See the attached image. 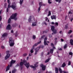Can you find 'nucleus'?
Instances as JSON below:
<instances>
[{
	"label": "nucleus",
	"mask_w": 73,
	"mask_h": 73,
	"mask_svg": "<svg viewBox=\"0 0 73 73\" xmlns=\"http://www.w3.org/2000/svg\"><path fill=\"white\" fill-rule=\"evenodd\" d=\"M42 2H39V6L41 7L42 6Z\"/></svg>",
	"instance_id": "28"
},
{
	"label": "nucleus",
	"mask_w": 73,
	"mask_h": 73,
	"mask_svg": "<svg viewBox=\"0 0 73 73\" xmlns=\"http://www.w3.org/2000/svg\"><path fill=\"white\" fill-rule=\"evenodd\" d=\"M60 40L62 41V42H63L64 41V40L63 39L61 38L60 39Z\"/></svg>",
	"instance_id": "54"
},
{
	"label": "nucleus",
	"mask_w": 73,
	"mask_h": 73,
	"mask_svg": "<svg viewBox=\"0 0 73 73\" xmlns=\"http://www.w3.org/2000/svg\"><path fill=\"white\" fill-rule=\"evenodd\" d=\"M55 25H57V26H58V23L56 22L55 23Z\"/></svg>",
	"instance_id": "50"
},
{
	"label": "nucleus",
	"mask_w": 73,
	"mask_h": 73,
	"mask_svg": "<svg viewBox=\"0 0 73 73\" xmlns=\"http://www.w3.org/2000/svg\"><path fill=\"white\" fill-rule=\"evenodd\" d=\"M9 51H6V54H9Z\"/></svg>",
	"instance_id": "42"
},
{
	"label": "nucleus",
	"mask_w": 73,
	"mask_h": 73,
	"mask_svg": "<svg viewBox=\"0 0 73 73\" xmlns=\"http://www.w3.org/2000/svg\"><path fill=\"white\" fill-rule=\"evenodd\" d=\"M54 51V49L53 48H51L50 49V52L51 54H53V51Z\"/></svg>",
	"instance_id": "14"
},
{
	"label": "nucleus",
	"mask_w": 73,
	"mask_h": 73,
	"mask_svg": "<svg viewBox=\"0 0 73 73\" xmlns=\"http://www.w3.org/2000/svg\"><path fill=\"white\" fill-rule=\"evenodd\" d=\"M1 48L4 49L5 48V47L4 46H1Z\"/></svg>",
	"instance_id": "49"
},
{
	"label": "nucleus",
	"mask_w": 73,
	"mask_h": 73,
	"mask_svg": "<svg viewBox=\"0 0 73 73\" xmlns=\"http://www.w3.org/2000/svg\"><path fill=\"white\" fill-rule=\"evenodd\" d=\"M45 35H42L41 37V39H43L45 37Z\"/></svg>",
	"instance_id": "34"
},
{
	"label": "nucleus",
	"mask_w": 73,
	"mask_h": 73,
	"mask_svg": "<svg viewBox=\"0 0 73 73\" xmlns=\"http://www.w3.org/2000/svg\"><path fill=\"white\" fill-rule=\"evenodd\" d=\"M51 15V11H49V12H48V16H49L50 15Z\"/></svg>",
	"instance_id": "35"
},
{
	"label": "nucleus",
	"mask_w": 73,
	"mask_h": 73,
	"mask_svg": "<svg viewBox=\"0 0 73 73\" xmlns=\"http://www.w3.org/2000/svg\"><path fill=\"white\" fill-rule=\"evenodd\" d=\"M69 54L70 55H72L73 54V53L71 52H69Z\"/></svg>",
	"instance_id": "38"
},
{
	"label": "nucleus",
	"mask_w": 73,
	"mask_h": 73,
	"mask_svg": "<svg viewBox=\"0 0 73 73\" xmlns=\"http://www.w3.org/2000/svg\"><path fill=\"white\" fill-rule=\"evenodd\" d=\"M53 33L55 34L57 33V30H55L53 31Z\"/></svg>",
	"instance_id": "31"
},
{
	"label": "nucleus",
	"mask_w": 73,
	"mask_h": 73,
	"mask_svg": "<svg viewBox=\"0 0 73 73\" xmlns=\"http://www.w3.org/2000/svg\"><path fill=\"white\" fill-rule=\"evenodd\" d=\"M72 13L71 12V11H70L68 13V14H72Z\"/></svg>",
	"instance_id": "63"
},
{
	"label": "nucleus",
	"mask_w": 73,
	"mask_h": 73,
	"mask_svg": "<svg viewBox=\"0 0 73 73\" xmlns=\"http://www.w3.org/2000/svg\"><path fill=\"white\" fill-rule=\"evenodd\" d=\"M31 53H32L33 52H34V51H33V49H31Z\"/></svg>",
	"instance_id": "46"
},
{
	"label": "nucleus",
	"mask_w": 73,
	"mask_h": 73,
	"mask_svg": "<svg viewBox=\"0 0 73 73\" xmlns=\"http://www.w3.org/2000/svg\"><path fill=\"white\" fill-rule=\"evenodd\" d=\"M71 64V62L70 61H69L68 62V65H70Z\"/></svg>",
	"instance_id": "39"
},
{
	"label": "nucleus",
	"mask_w": 73,
	"mask_h": 73,
	"mask_svg": "<svg viewBox=\"0 0 73 73\" xmlns=\"http://www.w3.org/2000/svg\"><path fill=\"white\" fill-rule=\"evenodd\" d=\"M66 66V64L65 62H64L63 64H62L61 67L63 68H64Z\"/></svg>",
	"instance_id": "19"
},
{
	"label": "nucleus",
	"mask_w": 73,
	"mask_h": 73,
	"mask_svg": "<svg viewBox=\"0 0 73 73\" xmlns=\"http://www.w3.org/2000/svg\"><path fill=\"white\" fill-rule=\"evenodd\" d=\"M49 37L50 38L52 37V36L51 35H49Z\"/></svg>",
	"instance_id": "57"
},
{
	"label": "nucleus",
	"mask_w": 73,
	"mask_h": 73,
	"mask_svg": "<svg viewBox=\"0 0 73 73\" xmlns=\"http://www.w3.org/2000/svg\"><path fill=\"white\" fill-rule=\"evenodd\" d=\"M51 0H48V3L49 4H51L52 3V2L51 1H50Z\"/></svg>",
	"instance_id": "41"
},
{
	"label": "nucleus",
	"mask_w": 73,
	"mask_h": 73,
	"mask_svg": "<svg viewBox=\"0 0 73 73\" xmlns=\"http://www.w3.org/2000/svg\"><path fill=\"white\" fill-rule=\"evenodd\" d=\"M50 60V58H48L44 61V63H47V62H48Z\"/></svg>",
	"instance_id": "22"
},
{
	"label": "nucleus",
	"mask_w": 73,
	"mask_h": 73,
	"mask_svg": "<svg viewBox=\"0 0 73 73\" xmlns=\"http://www.w3.org/2000/svg\"><path fill=\"white\" fill-rule=\"evenodd\" d=\"M17 16V13L13 14L11 16V19H14V20H15V21H16L17 19L16 17Z\"/></svg>",
	"instance_id": "2"
},
{
	"label": "nucleus",
	"mask_w": 73,
	"mask_h": 73,
	"mask_svg": "<svg viewBox=\"0 0 73 73\" xmlns=\"http://www.w3.org/2000/svg\"><path fill=\"white\" fill-rule=\"evenodd\" d=\"M6 29L7 30H11V25L10 24L8 25L6 27Z\"/></svg>",
	"instance_id": "10"
},
{
	"label": "nucleus",
	"mask_w": 73,
	"mask_h": 73,
	"mask_svg": "<svg viewBox=\"0 0 73 73\" xmlns=\"http://www.w3.org/2000/svg\"><path fill=\"white\" fill-rule=\"evenodd\" d=\"M11 18H10L9 20H8V23L9 24L10 23L11 21Z\"/></svg>",
	"instance_id": "25"
},
{
	"label": "nucleus",
	"mask_w": 73,
	"mask_h": 73,
	"mask_svg": "<svg viewBox=\"0 0 73 73\" xmlns=\"http://www.w3.org/2000/svg\"><path fill=\"white\" fill-rule=\"evenodd\" d=\"M43 33H46L48 32L47 31H43Z\"/></svg>",
	"instance_id": "51"
},
{
	"label": "nucleus",
	"mask_w": 73,
	"mask_h": 73,
	"mask_svg": "<svg viewBox=\"0 0 73 73\" xmlns=\"http://www.w3.org/2000/svg\"><path fill=\"white\" fill-rule=\"evenodd\" d=\"M23 64L27 68V69L29 68L30 66L29 63V62L27 63L25 60H23V62L22 61L19 64L20 66H23Z\"/></svg>",
	"instance_id": "1"
},
{
	"label": "nucleus",
	"mask_w": 73,
	"mask_h": 73,
	"mask_svg": "<svg viewBox=\"0 0 73 73\" xmlns=\"http://www.w3.org/2000/svg\"><path fill=\"white\" fill-rule=\"evenodd\" d=\"M27 55V53H25L23 55V56H25Z\"/></svg>",
	"instance_id": "44"
},
{
	"label": "nucleus",
	"mask_w": 73,
	"mask_h": 73,
	"mask_svg": "<svg viewBox=\"0 0 73 73\" xmlns=\"http://www.w3.org/2000/svg\"><path fill=\"white\" fill-rule=\"evenodd\" d=\"M43 52H42L41 53V55L42 56H43Z\"/></svg>",
	"instance_id": "56"
},
{
	"label": "nucleus",
	"mask_w": 73,
	"mask_h": 73,
	"mask_svg": "<svg viewBox=\"0 0 73 73\" xmlns=\"http://www.w3.org/2000/svg\"><path fill=\"white\" fill-rule=\"evenodd\" d=\"M40 48V47H37L35 49V55L36 54H37V52L39 51Z\"/></svg>",
	"instance_id": "5"
},
{
	"label": "nucleus",
	"mask_w": 73,
	"mask_h": 73,
	"mask_svg": "<svg viewBox=\"0 0 73 73\" xmlns=\"http://www.w3.org/2000/svg\"><path fill=\"white\" fill-rule=\"evenodd\" d=\"M63 72L64 73H68V72H66L65 71H63Z\"/></svg>",
	"instance_id": "62"
},
{
	"label": "nucleus",
	"mask_w": 73,
	"mask_h": 73,
	"mask_svg": "<svg viewBox=\"0 0 73 73\" xmlns=\"http://www.w3.org/2000/svg\"><path fill=\"white\" fill-rule=\"evenodd\" d=\"M2 19L1 16H0V21H1Z\"/></svg>",
	"instance_id": "59"
},
{
	"label": "nucleus",
	"mask_w": 73,
	"mask_h": 73,
	"mask_svg": "<svg viewBox=\"0 0 73 73\" xmlns=\"http://www.w3.org/2000/svg\"><path fill=\"white\" fill-rule=\"evenodd\" d=\"M20 68H21V70H22L23 68V66H20Z\"/></svg>",
	"instance_id": "52"
},
{
	"label": "nucleus",
	"mask_w": 73,
	"mask_h": 73,
	"mask_svg": "<svg viewBox=\"0 0 73 73\" xmlns=\"http://www.w3.org/2000/svg\"><path fill=\"white\" fill-rule=\"evenodd\" d=\"M7 3L9 4H10V0H7Z\"/></svg>",
	"instance_id": "58"
},
{
	"label": "nucleus",
	"mask_w": 73,
	"mask_h": 73,
	"mask_svg": "<svg viewBox=\"0 0 73 73\" xmlns=\"http://www.w3.org/2000/svg\"><path fill=\"white\" fill-rule=\"evenodd\" d=\"M40 6L38 8V11L39 12L40 11V8H41Z\"/></svg>",
	"instance_id": "37"
},
{
	"label": "nucleus",
	"mask_w": 73,
	"mask_h": 73,
	"mask_svg": "<svg viewBox=\"0 0 73 73\" xmlns=\"http://www.w3.org/2000/svg\"><path fill=\"white\" fill-rule=\"evenodd\" d=\"M72 32V30H70L68 32V33L70 34Z\"/></svg>",
	"instance_id": "33"
},
{
	"label": "nucleus",
	"mask_w": 73,
	"mask_h": 73,
	"mask_svg": "<svg viewBox=\"0 0 73 73\" xmlns=\"http://www.w3.org/2000/svg\"><path fill=\"white\" fill-rule=\"evenodd\" d=\"M47 39V37H45L44 39V45H48V43H46V40Z\"/></svg>",
	"instance_id": "6"
},
{
	"label": "nucleus",
	"mask_w": 73,
	"mask_h": 73,
	"mask_svg": "<svg viewBox=\"0 0 73 73\" xmlns=\"http://www.w3.org/2000/svg\"><path fill=\"white\" fill-rule=\"evenodd\" d=\"M32 17H33V20H34L35 18H34V17L33 16H30L29 17V18L28 19V21L29 22V23H31V18Z\"/></svg>",
	"instance_id": "7"
},
{
	"label": "nucleus",
	"mask_w": 73,
	"mask_h": 73,
	"mask_svg": "<svg viewBox=\"0 0 73 73\" xmlns=\"http://www.w3.org/2000/svg\"><path fill=\"white\" fill-rule=\"evenodd\" d=\"M56 2H58V3H59L61 2L62 0H55Z\"/></svg>",
	"instance_id": "29"
},
{
	"label": "nucleus",
	"mask_w": 73,
	"mask_h": 73,
	"mask_svg": "<svg viewBox=\"0 0 73 73\" xmlns=\"http://www.w3.org/2000/svg\"><path fill=\"white\" fill-rule=\"evenodd\" d=\"M16 6L15 5H11V8H13L14 10H16Z\"/></svg>",
	"instance_id": "15"
},
{
	"label": "nucleus",
	"mask_w": 73,
	"mask_h": 73,
	"mask_svg": "<svg viewBox=\"0 0 73 73\" xmlns=\"http://www.w3.org/2000/svg\"><path fill=\"white\" fill-rule=\"evenodd\" d=\"M18 66H19V63H17V65H15V67L17 68V67H18Z\"/></svg>",
	"instance_id": "32"
},
{
	"label": "nucleus",
	"mask_w": 73,
	"mask_h": 73,
	"mask_svg": "<svg viewBox=\"0 0 73 73\" xmlns=\"http://www.w3.org/2000/svg\"><path fill=\"white\" fill-rule=\"evenodd\" d=\"M9 41H11V42H14V41L13 40V39L12 38H10L9 39Z\"/></svg>",
	"instance_id": "24"
},
{
	"label": "nucleus",
	"mask_w": 73,
	"mask_h": 73,
	"mask_svg": "<svg viewBox=\"0 0 73 73\" xmlns=\"http://www.w3.org/2000/svg\"><path fill=\"white\" fill-rule=\"evenodd\" d=\"M36 25V22H34L33 23L32 25L33 26H34Z\"/></svg>",
	"instance_id": "20"
},
{
	"label": "nucleus",
	"mask_w": 73,
	"mask_h": 73,
	"mask_svg": "<svg viewBox=\"0 0 73 73\" xmlns=\"http://www.w3.org/2000/svg\"><path fill=\"white\" fill-rule=\"evenodd\" d=\"M13 64L11 62H10V67H11L12 66V64Z\"/></svg>",
	"instance_id": "48"
},
{
	"label": "nucleus",
	"mask_w": 73,
	"mask_h": 73,
	"mask_svg": "<svg viewBox=\"0 0 73 73\" xmlns=\"http://www.w3.org/2000/svg\"><path fill=\"white\" fill-rule=\"evenodd\" d=\"M67 44H66L64 46V49L66 48V47H67Z\"/></svg>",
	"instance_id": "36"
},
{
	"label": "nucleus",
	"mask_w": 73,
	"mask_h": 73,
	"mask_svg": "<svg viewBox=\"0 0 73 73\" xmlns=\"http://www.w3.org/2000/svg\"><path fill=\"white\" fill-rule=\"evenodd\" d=\"M23 0H20V5H22Z\"/></svg>",
	"instance_id": "30"
},
{
	"label": "nucleus",
	"mask_w": 73,
	"mask_h": 73,
	"mask_svg": "<svg viewBox=\"0 0 73 73\" xmlns=\"http://www.w3.org/2000/svg\"><path fill=\"white\" fill-rule=\"evenodd\" d=\"M9 43H10V46H13L15 44V42H12L11 41H9Z\"/></svg>",
	"instance_id": "9"
},
{
	"label": "nucleus",
	"mask_w": 73,
	"mask_h": 73,
	"mask_svg": "<svg viewBox=\"0 0 73 73\" xmlns=\"http://www.w3.org/2000/svg\"><path fill=\"white\" fill-rule=\"evenodd\" d=\"M10 56V54H7L6 56H5V60H7L8 58H9V57Z\"/></svg>",
	"instance_id": "8"
},
{
	"label": "nucleus",
	"mask_w": 73,
	"mask_h": 73,
	"mask_svg": "<svg viewBox=\"0 0 73 73\" xmlns=\"http://www.w3.org/2000/svg\"><path fill=\"white\" fill-rule=\"evenodd\" d=\"M51 19L53 20L54 19H56V16L55 15H53L51 17Z\"/></svg>",
	"instance_id": "12"
},
{
	"label": "nucleus",
	"mask_w": 73,
	"mask_h": 73,
	"mask_svg": "<svg viewBox=\"0 0 73 73\" xmlns=\"http://www.w3.org/2000/svg\"><path fill=\"white\" fill-rule=\"evenodd\" d=\"M59 70L60 73H62L63 71L62 70V69H61V68H59Z\"/></svg>",
	"instance_id": "27"
},
{
	"label": "nucleus",
	"mask_w": 73,
	"mask_h": 73,
	"mask_svg": "<svg viewBox=\"0 0 73 73\" xmlns=\"http://www.w3.org/2000/svg\"><path fill=\"white\" fill-rule=\"evenodd\" d=\"M58 69L57 67L55 68V73H58Z\"/></svg>",
	"instance_id": "16"
},
{
	"label": "nucleus",
	"mask_w": 73,
	"mask_h": 73,
	"mask_svg": "<svg viewBox=\"0 0 73 73\" xmlns=\"http://www.w3.org/2000/svg\"><path fill=\"white\" fill-rule=\"evenodd\" d=\"M68 24L67 23V24L65 26V29H68Z\"/></svg>",
	"instance_id": "26"
},
{
	"label": "nucleus",
	"mask_w": 73,
	"mask_h": 73,
	"mask_svg": "<svg viewBox=\"0 0 73 73\" xmlns=\"http://www.w3.org/2000/svg\"><path fill=\"white\" fill-rule=\"evenodd\" d=\"M17 33V32L16 31V33H15V37H17L18 35Z\"/></svg>",
	"instance_id": "47"
},
{
	"label": "nucleus",
	"mask_w": 73,
	"mask_h": 73,
	"mask_svg": "<svg viewBox=\"0 0 73 73\" xmlns=\"http://www.w3.org/2000/svg\"><path fill=\"white\" fill-rule=\"evenodd\" d=\"M54 44L53 43H51V46H54Z\"/></svg>",
	"instance_id": "53"
},
{
	"label": "nucleus",
	"mask_w": 73,
	"mask_h": 73,
	"mask_svg": "<svg viewBox=\"0 0 73 73\" xmlns=\"http://www.w3.org/2000/svg\"><path fill=\"white\" fill-rule=\"evenodd\" d=\"M41 42V41H40L38 42L37 43H35L34 44V46H36L37 45H38V44H40Z\"/></svg>",
	"instance_id": "11"
},
{
	"label": "nucleus",
	"mask_w": 73,
	"mask_h": 73,
	"mask_svg": "<svg viewBox=\"0 0 73 73\" xmlns=\"http://www.w3.org/2000/svg\"><path fill=\"white\" fill-rule=\"evenodd\" d=\"M16 61L15 60H11V61H10V62H11L12 64H15L16 62Z\"/></svg>",
	"instance_id": "18"
},
{
	"label": "nucleus",
	"mask_w": 73,
	"mask_h": 73,
	"mask_svg": "<svg viewBox=\"0 0 73 73\" xmlns=\"http://www.w3.org/2000/svg\"><path fill=\"white\" fill-rule=\"evenodd\" d=\"M36 38V36H35L34 35H33V39H35Z\"/></svg>",
	"instance_id": "43"
},
{
	"label": "nucleus",
	"mask_w": 73,
	"mask_h": 73,
	"mask_svg": "<svg viewBox=\"0 0 73 73\" xmlns=\"http://www.w3.org/2000/svg\"><path fill=\"white\" fill-rule=\"evenodd\" d=\"M9 11V8H7V10H6V12H8Z\"/></svg>",
	"instance_id": "55"
},
{
	"label": "nucleus",
	"mask_w": 73,
	"mask_h": 73,
	"mask_svg": "<svg viewBox=\"0 0 73 73\" xmlns=\"http://www.w3.org/2000/svg\"><path fill=\"white\" fill-rule=\"evenodd\" d=\"M57 38H55V39H54V40L55 41H56V40H57Z\"/></svg>",
	"instance_id": "60"
},
{
	"label": "nucleus",
	"mask_w": 73,
	"mask_h": 73,
	"mask_svg": "<svg viewBox=\"0 0 73 73\" xmlns=\"http://www.w3.org/2000/svg\"><path fill=\"white\" fill-rule=\"evenodd\" d=\"M70 43L72 45H73V40L72 39H71L70 40Z\"/></svg>",
	"instance_id": "17"
},
{
	"label": "nucleus",
	"mask_w": 73,
	"mask_h": 73,
	"mask_svg": "<svg viewBox=\"0 0 73 73\" xmlns=\"http://www.w3.org/2000/svg\"><path fill=\"white\" fill-rule=\"evenodd\" d=\"M15 70H13L12 71V73H15Z\"/></svg>",
	"instance_id": "45"
},
{
	"label": "nucleus",
	"mask_w": 73,
	"mask_h": 73,
	"mask_svg": "<svg viewBox=\"0 0 73 73\" xmlns=\"http://www.w3.org/2000/svg\"><path fill=\"white\" fill-rule=\"evenodd\" d=\"M38 64V62H36L35 64L34 65V66L31 65L30 66V67L33 69H35V68H37L38 67V65H37V64Z\"/></svg>",
	"instance_id": "3"
},
{
	"label": "nucleus",
	"mask_w": 73,
	"mask_h": 73,
	"mask_svg": "<svg viewBox=\"0 0 73 73\" xmlns=\"http://www.w3.org/2000/svg\"><path fill=\"white\" fill-rule=\"evenodd\" d=\"M51 29L52 31H53L55 29V27L54 26H52L51 27Z\"/></svg>",
	"instance_id": "21"
},
{
	"label": "nucleus",
	"mask_w": 73,
	"mask_h": 73,
	"mask_svg": "<svg viewBox=\"0 0 73 73\" xmlns=\"http://www.w3.org/2000/svg\"><path fill=\"white\" fill-rule=\"evenodd\" d=\"M11 33H13V30L11 31Z\"/></svg>",
	"instance_id": "61"
},
{
	"label": "nucleus",
	"mask_w": 73,
	"mask_h": 73,
	"mask_svg": "<svg viewBox=\"0 0 73 73\" xmlns=\"http://www.w3.org/2000/svg\"><path fill=\"white\" fill-rule=\"evenodd\" d=\"M40 66L41 68H42V70L44 71L45 70L46 68V66H44L43 64H42L40 65Z\"/></svg>",
	"instance_id": "4"
},
{
	"label": "nucleus",
	"mask_w": 73,
	"mask_h": 73,
	"mask_svg": "<svg viewBox=\"0 0 73 73\" xmlns=\"http://www.w3.org/2000/svg\"><path fill=\"white\" fill-rule=\"evenodd\" d=\"M10 68V66L9 65H8L7 67H6V72H7L8 70H9Z\"/></svg>",
	"instance_id": "13"
},
{
	"label": "nucleus",
	"mask_w": 73,
	"mask_h": 73,
	"mask_svg": "<svg viewBox=\"0 0 73 73\" xmlns=\"http://www.w3.org/2000/svg\"><path fill=\"white\" fill-rule=\"evenodd\" d=\"M7 33H5L3 34L2 35V38H3V37H4L5 36H7Z\"/></svg>",
	"instance_id": "23"
},
{
	"label": "nucleus",
	"mask_w": 73,
	"mask_h": 73,
	"mask_svg": "<svg viewBox=\"0 0 73 73\" xmlns=\"http://www.w3.org/2000/svg\"><path fill=\"white\" fill-rule=\"evenodd\" d=\"M43 24H44L45 25H47V24L46 23H45V22H44L43 23Z\"/></svg>",
	"instance_id": "64"
},
{
	"label": "nucleus",
	"mask_w": 73,
	"mask_h": 73,
	"mask_svg": "<svg viewBox=\"0 0 73 73\" xmlns=\"http://www.w3.org/2000/svg\"><path fill=\"white\" fill-rule=\"evenodd\" d=\"M10 7L11 8V5L10 6V4H9V5H8V8H9Z\"/></svg>",
	"instance_id": "40"
}]
</instances>
